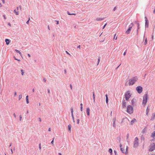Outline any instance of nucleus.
I'll return each instance as SVG.
<instances>
[{
  "label": "nucleus",
  "mask_w": 155,
  "mask_h": 155,
  "mask_svg": "<svg viewBox=\"0 0 155 155\" xmlns=\"http://www.w3.org/2000/svg\"><path fill=\"white\" fill-rule=\"evenodd\" d=\"M93 99H94V101L95 97V96H94V92L93 93Z\"/></svg>",
  "instance_id": "2f4dec72"
},
{
  "label": "nucleus",
  "mask_w": 155,
  "mask_h": 155,
  "mask_svg": "<svg viewBox=\"0 0 155 155\" xmlns=\"http://www.w3.org/2000/svg\"><path fill=\"white\" fill-rule=\"evenodd\" d=\"M152 39H153V35L152 36Z\"/></svg>",
  "instance_id": "e2e57ef3"
},
{
  "label": "nucleus",
  "mask_w": 155,
  "mask_h": 155,
  "mask_svg": "<svg viewBox=\"0 0 155 155\" xmlns=\"http://www.w3.org/2000/svg\"><path fill=\"white\" fill-rule=\"evenodd\" d=\"M77 48H80V45H79L78 46Z\"/></svg>",
  "instance_id": "5fc2aeb1"
},
{
  "label": "nucleus",
  "mask_w": 155,
  "mask_h": 155,
  "mask_svg": "<svg viewBox=\"0 0 155 155\" xmlns=\"http://www.w3.org/2000/svg\"><path fill=\"white\" fill-rule=\"evenodd\" d=\"M13 115L14 116V117H16V115L15 114V113H14L13 114Z\"/></svg>",
  "instance_id": "a18cd8bd"
},
{
  "label": "nucleus",
  "mask_w": 155,
  "mask_h": 155,
  "mask_svg": "<svg viewBox=\"0 0 155 155\" xmlns=\"http://www.w3.org/2000/svg\"><path fill=\"white\" fill-rule=\"evenodd\" d=\"M127 112L130 114H132L133 112V108L131 105H128L127 107Z\"/></svg>",
  "instance_id": "f03ea898"
},
{
  "label": "nucleus",
  "mask_w": 155,
  "mask_h": 155,
  "mask_svg": "<svg viewBox=\"0 0 155 155\" xmlns=\"http://www.w3.org/2000/svg\"><path fill=\"white\" fill-rule=\"evenodd\" d=\"M106 25H107V23H106L105 24V25L104 26V27H103V29H104V28L106 26Z\"/></svg>",
  "instance_id": "37998d69"
},
{
  "label": "nucleus",
  "mask_w": 155,
  "mask_h": 155,
  "mask_svg": "<svg viewBox=\"0 0 155 155\" xmlns=\"http://www.w3.org/2000/svg\"><path fill=\"white\" fill-rule=\"evenodd\" d=\"M51 128H49L48 129V131H51Z\"/></svg>",
  "instance_id": "4d7b16f0"
},
{
  "label": "nucleus",
  "mask_w": 155,
  "mask_h": 155,
  "mask_svg": "<svg viewBox=\"0 0 155 155\" xmlns=\"http://www.w3.org/2000/svg\"><path fill=\"white\" fill-rule=\"evenodd\" d=\"M120 150L122 153H127V150L128 148V147L127 146H126V147H124V148L123 147H122V145L120 144Z\"/></svg>",
  "instance_id": "7ed1b4c3"
},
{
  "label": "nucleus",
  "mask_w": 155,
  "mask_h": 155,
  "mask_svg": "<svg viewBox=\"0 0 155 155\" xmlns=\"http://www.w3.org/2000/svg\"><path fill=\"white\" fill-rule=\"evenodd\" d=\"M116 34H115L114 35V39H115V40H117V36H116Z\"/></svg>",
  "instance_id": "bb28decb"
},
{
  "label": "nucleus",
  "mask_w": 155,
  "mask_h": 155,
  "mask_svg": "<svg viewBox=\"0 0 155 155\" xmlns=\"http://www.w3.org/2000/svg\"><path fill=\"white\" fill-rule=\"evenodd\" d=\"M48 93H50V91L49 90H48Z\"/></svg>",
  "instance_id": "69168bd1"
},
{
  "label": "nucleus",
  "mask_w": 155,
  "mask_h": 155,
  "mask_svg": "<svg viewBox=\"0 0 155 155\" xmlns=\"http://www.w3.org/2000/svg\"><path fill=\"white\" fill-rule=\"evenodd\" d=\"M137 31H138V30L140 28V24L139 23H137Z\"/></svg>",
  "instance_id": "cd10ccee"
},
{
  "label": "nucleus",
  "mask_w": 155,
  "mask_h": 155,
  "mask_svg": "<svg viewBox=\"0 0 155 155\" xmlns=\"http://www.w3.org/2000/svg\"><path fill=\"white\" fill-rule=\"evenodd\" d=\"M17 95V93L16 92H15L14 93V96H16Z\"/></svg>",
  "instance_id": "de8ad7c7"
},
{
  "label": "nucleus",
  "mask_w": 155,
  "mask_h": 155,
  "mask_svg": "<svg viewBox=\"0 0 155 155\" xmlns=\"http://www.w3.org/2000/svg\"><path fill=\"white\" fill-rule=\"evenodd\" d=\"M153 12V13L155 14V9L154 10Z\"/></svg>",
  "instance_id": "bf43d9fd"
},
{
  "label": "nucleus",
  "mask_w": 155,
  "mask_h": 155,
  "mask_svg": "<svg viewBox=\"0 0 155 155\" xmlns=\"http://www.w3.org/2000/svg\"><path fill=\"white\" fill-rule=\"evenodd\" d=\"M32 91L33 92H34V91H35V89H33V90H32Z\"/></svg>",
  "instance_id": "338daca9"
},
{
  "label": "nucleus",
  "mask_w": 155,
  "mask_h": 155,
  "mask_svg": "<svg viewBox=\"0 0 155 155\" xmlns=\"http://www.w3.org/2000/svg\"><path fill=\"white\" fill-rule=\"evenodd\" d=\"M126 52H125L124 53V55H126Z\"/></svg>",
  "instance_id": "6e6d98bb"
},
{
  "label": "nucleus",
  "mask_w": 155,
  "mask_h": 155,
  "mask_svg": "<svg viewBox=\"0 0 155 155\" xmlns=\"http://www.w3.org/2000/svg\"><path fill=\"white\" fill-rule=\"evenodd\" d=\"M22 95H21V94L19 96V97H18L19 100H20L22 98Z\"/></svg>",
  "instance_id": "c85d7f7f"
},
{
  "label": "nucleus",
  "mask_w": 155,
  "mask_h": 155,
  "mask_svg": "<svg viewBox=\"0 0 155 155\" xmlns=\"http://www.w3.org/2000/svg\"><path fill=\"white\" fill-rule=\"evenodd\" d=\"M19 8H20V10H21V6H20L19 7H17V8L16 9H15L14 10V12L16 15H19V12H18L17 11L18 10Z\"/></svg>",
  "instance_id": "1a4fd4ad"
},
{
  "label": "nucleus",
  "mask_w": 155,
  "mask_h": 155,
  "mask_svg": "<svg viewBox=\"0 0 155 155\" xmlns=\"http://www.w3.org/2000/svg\"><path fill=\"white\" fill-rule=\"evenodd\" d=\"M105 96H106V102L107 103H108V101L107 95V94H106L105 95Z\"/></svg>",
  "instance_id": "a211bd4d"
},
{
  "label": "nucleus",
  "mask_w": 155,
  "mask_h": 155,
  "mask_svg": "<svg viewBox=\"0 0 155 155\" xmlns=\"http://www.w3.org/2000/svg\"><path fill=\"white\" fill-rule=\"evenodd\" d=\"M137 121V120L135 119L134 118L130 122V124L131 125H133L134 123L136 122Z\"/></svg>",
  "instance_id": "f8f14e48"
},
{
  "label": "nucleus",
  "mask_w": 155,
  "mask_h": 155,
  "mask_svg": "<svg viewBox=\"0 0 155 155\" xmlns=\"http://www.w3.org/2000/svg\"><path fill=\"white\" fill-rule=\"evenodd\" d=\"M126 102L125 101H123L122 102V106L123 108H124L126 107Z\"/></svg>",
  "instance_id": "dca6fc26"
},
{
  "label": "nucleus",
  "mask_w": 155,
  "mask_h": 155,
  "mask_svg": "<svg viewBox=\"0 0 155 155\" xmlns=\"http://www.w3.org/2000/svg\"><path fill=\"white\" fill-rule=\"evenodd\" d=\"M147 38H146L145 39V42H144V44L145 45H146L147 44Z\"/></svg>",
  "instance_id": "393cba45"
},
{
  "label": "nucleus",
  "mask_w": 155,
  "mask_h": 155,
  "mask_svg": "<svg viewBox=\"0 0 155 155\" xmlns=\"http://www.w3.org/2000/svg\"><path fill=\"white\" fill-rule=\"evenodd\" d=\"M116 7H114V8L113 10L114 11H115L116 10Z\"/></svg>",
  "instance_id": "13d9d810"
},
{
  "label": "nucleus",
  "mask_w": 155,
  "mask_h": 155,
  "mask_svg": "<svg viewBox=\"0 0 155 155\" xmlns=\"http://www.w3.org/2000/svg\"><path fill=\"white\" fill-rule=\"evenodd\" d=\"M132 28V27H129V28L127 29V30L126 31V33L127 34H129L130 31H131V29Z\"/></svg>",
  "instance_id": "9b49d317"
},
{
  "label": "nucleus",
  "mask_w": 155,
  "mask_h": 155,
  "mask_svg": "<svg viewBox=\"0 0 155 155\" xmlns=\"http://www.w3.org/2000/svg\"><path fill=\"white\" fill-rule=\"evenodd\" d=\"M2 7V5L0 3V7Z\"/></svg>",
  "instance_id": "052dcab7"
},
{
  "label": "nucleus",
  "mask_w": 155,
  "mask_h": 155,
  "mask_svg": "<svg viewBox=\"0 0 155 155\" xmlns=\"http://www.w3.org/2000/svg\"><path fill=\"white\" fill-rule=\"evenodd\" d=\"M21 74L22 75H23L24 74V72L23 71V70L22 69L21 70Z\"/></svg>",
  "instance_id": "7c9ffc66"
},
{
  "label": "nucleus",
  "mask_w": 155,
  "mask_h": 155,
  "mask_svg": "<svg viewBox=\"0 0 155 155\" xmlns=\"http://www.w3.org/2000/svg\"><path fill=\"white\" fill-rule=\"evenodd\" d=\"M68 14L69 15H75V14H70V13H68Z\"/></svg>",
  "instance_id": "a19ab883"
},
{
  "label": "nucleus",
  "mask_w": 155,
  "mask_h": 155,
  "mask_svg": "<svg viewBox=\"0 0 155 155\" xmlns=\"http://www.w3.org/2000/svg\"><path fill=\"white\" fill-rule=\"evenodd\" d=\"M145 26L146 27H148L149 25V21H148L146 17H145Z\"/></svg>",
  "instance_id": "9d476101"
},
{
  "label": "nucleus",
  "mask_w": 155,
  "mask_h": 155,
  "mask_svg": "<svg viewBox=\"0 0 155 155\" xmlns=\"http://www.w3.org/2000/svg\"><path fill=\"white\" fill-rule=\"evenodd\" d=\"M127 138L128 139V137H129V134H127Z\"/></svg>",
  "instance_id": "c03bdc74"
},
{
  "label": "nucleus",
  "mask_w": 155,
  "mask_h": 155,
  "mask_svg": "<svg viewBox=\"0 0 155 155\" xmlns=\"http://www.w3.org/2000/svg\"><path fill=\"white\" fill-rule=\"evenodd\" d=\"M155 118V113H153L152 114V116L151 117V120H153Z\"/></svg>",
  "instance_id": "f3484780"
},
{
  "label": "nucleus",
  "mask_w": 155,
  "mask_h": 155,
  "mask_svg": "<svg viewBox=\"0 0 155 155\" xmlns=\"http://www.w3.org/2000/svg\"><path fill=\"white\" fill-rule=\"evenodd\" d=\"M10 40L8 39H5V41L6 43V44L7 45H8L9 44L10 42Z\"/></svg>",
  "instance_id": "ddd939ff"
},
{
  "label": "nucleus",
  "mask_w": 155,
  "mask_h": 155,
  "mask_svg": "<svg viewBox=\"0 0 155 155\" xmlns=\"http://www.w3.org/2000/svg\"><path fill=\"white\" fill-rule=\"evenodd\" d=\"M8 25L10 27L11 26V25L10 23H8Z\"/></svg>",
  "instance_id": "864d4df0"
},
{
  "label": "nucleus",
  "mask_w": 155,
  "mask_h": 155,
  "mask_svg": "<svg viewBox=\"0 0 155 155\" xmlns=\"http://www.w3.org/2000/svg\"><path fill=\"white\" fill-rule=\"evenodd\" d=\"M71 114H73V109L72 108H71Z\"/></svg>",
  "instance_id": "f704fd0d"
},
{
  "label": "nucleus",
  "mask_w": 155,
  "mask_h": 155,
  "mask_svg": "<svg viewBox=\"0 0 155 155\" xmlns=\"http://www.w3.org/2000/svg\"><path fill=\"white\" fill-rule=\"evenodd\" d=\"M3 17H4V18L5 19H6V16L5 15H4Z\"/></svg>",
  "instance_id": "4c0bfd02"
},
{
  "label": "nucleus",
  "mask_w": 155,
  "mask_h": 155,
  "mask_svg": "<svg viewBox=\"0 0 155 155\" xmlns=\"http://www.w3.org/2000/svg\"><path fill=\"white\" fill-rule=\"evenodd\" d=\"M115 120L116 119H115L114 120V122H113V126L114 127H116V124H115Z\"/></svg>",
  "instance_id": "aec40b11"
},
{
  "label": "nucleus",
  "mask_w": 155,
  "mask_h": 155,
  "mask_svg": "<svg viewBox=\"0 0 155 155\" xmlns=\"http://www.w3.org/2000/svg\"><path fill=\"white\" fill-rule=\"evenodd\" d=\"M48 29L50 30V28H49V26H48Z\"/></svg>",
  "instance_id": "680f3d73"
},
{
  "label": "nucleus",
  "mask_w": 155,
  "mask_h": 155,
  "mask_svg": "<svg viewBox=\"0 0 155 155\" xmlns=\"http://www.w3.org/2000/svg\"><path fill=\"white\" fill-rule=\"evenodd\" d=\"M86 112L87 115L88 116L90 115V109L89 108H87L86 109Z\"/></svg>",
  "instance_id": "4468645a"
},
{
  "label": "nucleus",
  "mask_w": 155,
  "mask_h": 155,
  "mask_svg": "<svg viewBox=\"0 0 155 155\" xmlns=\"http://www.w3.org/2000/svg\"><path fill=\"white\" fill-rule=\"evenodd\" d=\"M77 124H79V121H80L79 119H77Z\"/></svg>",
  "instance_id": "c9c22d12"
},
{
  "label": "nucleus",
  "mask_w": 155,
  "mask_h": 155,
  "mask_svg": "<svg viewBox=\"0 0 155 155\" xmlns=\"http://www.w3.org/2000/svg\"><path fill=\"white\" fill-rule=\"evenodd\" d=\"M98 64H97V65H98L100 62V58H98Z\"/></svg>",
  "instance_id": "72a5a7b5"
},
{
  "label": "nucleus",
  "mask_w": 155,
  "mask_h": 155,
  "mask_svg": "<svg viewBox=\"0 0 155 155\" xmlns=\"http://www.w3.org/2000/svg\"><path fill=\"white\" fill-rule=\"evenodd\" d=\"M80 106H81V111H83V104H80Z\"/></svg>",
  "instance_id": "b1692460"
},
{
  "label": "nucleus",
  "mask_w": 155,
  "mask_h": 155,
  "mask_svg": "<svg viewBox=\"0 0 155 155\" xmlns=\"http://www.w3.org/2000/svg\"><path fill=\"white\" fill-rule=\"evenodd\" d=\"M26 103L27 104H28L29 103L28 99V96L27 95L26 97Z\"/></svg>",
  "instance_id": "412c9836"
},
{
  "label": "nucleus",
  "mask_w": 155,
  "mask_h": 155,
  "mask_svg": "<svg viewBox=\"0 0 155 155\" xmlns=\"http://www.w3.org/2000/svg\"><path fill=\"white\" fill-rule=\"evenodd\" d=\"M109 152L110 153V154L112 155V150L111 149H110L109 150Z\"/></svg>",
  "instance_id": "a878e982"
},
{
  "label": "nucleus",
  "mask_w": 155,
  "mask_h": 155,
  "mask_svg": "<svg viewBox=\"0 0 155 155\" xmlns=\"http://www.w3.org/2000/svg\"><path fill=\"white\" fill-rule=\"evenodd\" d=\"M137 92L139 94L141 93L143 91V88L141 86H137L136 88Z\"/></svg>",
  "instance_id": "0eeeda50"
},
{
  "label": "nucleus",
  "mask_w": 155,
  "mask_h": 155,
  "mask_svg": "<svg viewBox=\"0 0 155 155\" xmlns=\"http://www.w3.org/2000/svg\"><path fill=\"white\" fill-rule=\"evenodd\" d=\"M2 0L3 2V3L4 4L5 2V0Z\"/></svg>",
  "instance_id": "49530a36"
},
{
  "label": "nucleus",
  "mask_w": 155,
  "mask_h": 155,
  "mask_svg": "<svg viewBox=\"0 0 155 155\" xmlns=\"http://www.w3.org/2000/svg\"><path fill=\"white\" fill-rule=\"evenodd\" d=\"M151 136L153 137H155V131L152 134Z\"/></svg>",
  "instance_id": "5701e85b"
},
{
  "label": "nucleus",
  "mask_w": 155,
  "mask_h": 155,
  "mask_svg": "<svg viewBox=\"0 0 155 155\" xmlns=\"http://www.w3.org/2000/svg\"><path fill=\"white\" fill-rule=\"evenodd\" d=\"M149 111V110L148 109V108H147L146 110V112H147L146 114L147 115L148 114V113Z\"/></svg>",
  "instance_id": "473e14b6"
},
{
  "label": "nucleus",
  "mask_w": 155,
  "mask_h": 155,
  "mask_svg": "<svg viewBox=\"0 0 155 155\" xmlns=\"http://www.w3.org/2000/svg\"><path fill=\"white\" fill-rule=\"evenodd\" d=\"M30 20V18H29L28 20L26 22V23L28 24H29V21Z\"/></svg>",
  "instance_id": "e433bc0d"
},
{
  "label": "nucleus",
  "mask_w": 155,
  "mask_h": 155,
  "mask_svg": "<svg viewBox=\"0 0 155 155\" xmlns=\"http://www.w3.org/2000/svg\"><path fill=\"white\" fill-rule=\"evenodd\" d=\"M71 116H72V118L73 120V122H74V115H73V114H71Z\"/></svg>",
  "instance_id": "c756f323"
},
{
  "label": "nucleus",
  "mask_w": 155,
  "mask_h": 155,
  "mask_svg": "<svg viewBox=\"0 0 155 155\" xmlns=\"http://www.w3.org/2000/svg\"><path fill=\"white\" fill-rule=\"evenodd\" d=\"M54 138L53 139V140L51 141V143L52 144H53V143H54Z\"/></svg>",
  "instance_id": "ea45409f"
},
{
  "label": "nucleus",
  "mask_w": 155,
  "mask_h": 155,
  "mask_svg": "<svg viewBox=\"0 0 155 155\" xmlns=\"http://www.w3.org/2000/svg\"><path fill=\"white\" fill-rule=\"evenodd\" d=\"M104 19V18H96V20L97 21H101L103 20Z\"/></svg>",
  "instance_id": "2eb2a0df"
},
{
  "label": "nucleus",
  "mask_w": 155,
  "mask_h": 155,
  "mask_svg": "<svg viewBox=\"0 0 155 155\" xmlns=\"http://www.w3.org/2000/svg\"><path fill=\"white\" fill-rule=\"evenodd\" d=\"M39 120L40 122H41V118H39Z\"/></svg>",
  "instance_id": "09e8293b"
},
{
  "label": "nucleus",
  "mask_w": 155,
  "mask_h": 155,
  "mask_svg": "<svg viewBox=\"0 0 155 155\" xmlns=\"http://www.w3.org/2000/svg\"><path fill=\"white\" fill-rule=\"evenodd\" d=\"M70 87L71 89V90H72V85L71 84H70Z\"/></svg>",
  "instance_id": "58836bf2"
},
{
  "label": "nucleus",
  "mask_w": 155,
  "mask_h": 155,
  "mask_svg": "<svg viewBox=\"0 0 155 155\" xmlns=\"http://www.w3.org/2000/svg\"><path fill=\"white\" fill-rule=\"evenodd\" d=\"M131 102H132V104L133 105L134 104V100H132V101H131Z\"/></svg>",
  "instance_id": "79ce46f5"
},
{
  "label": "nucleus",
  "mask_w": 155,
  "mask_h": 155,
  "mask_svg": "<svg viewBox=\"0 0 155 155\" xmlns=\"http://www.w3.org/2000/svg\"><path fill=\"white\" fill-rule=\"evenodd\" d=\"M138 80L137 76L133 77L129 80V85H132L137 81Z\"/></svg>",
  "instance_id": "f257e3e1"
},
{
  "label": "nucleus",
  "mask_w": 155,
  "mask_h": 155,
  "mask_svg": "<svg viewBox=\"0 0 155 155\" xmlns=\"http://www.w3.org/2000/svg\"><path fill=\"white\" fill-rule=\"evenodd\" d=\"M58 154H59V155H61V153H59Z\"/></svg>",
  "instance_id": "774afa93"
},
{
  "label": "nucleus",
  "mask_w": 155,
  "mask_h": 155,
  "mask_svg": "<svg viewBox=\"0 0 155 155\" xmlns=\"http://www.w3.org/2000/svg\"><path fill=\"white\" fill-rule=\"evenodd\" d=\"M15 51L17 53H18L21 56H22V54L18 50H17V49H15Z\"/></svg>",
  "instance_id": "6ab92c4d"
},
{
  "label": "nucleus",
  "mask_w": 155,
  "mask_h": 155,
  "mask_svg": "<svg viewBox=\"0 0 155 155\" xmlns=\"http://www.w3.org/2000/svg\"><path fill=\"white\" fill-rule=\"evenodd\" d=\"M155 149V144L154 143L151 144L150 146L149 151H152Z\"/></svg>",
  "instance_id": "6e6552de"
},
{
  "label": "nucleus",
  "mask_w": 155,
  "mask_h": 155,
  "mask_svg": "<svg viewBox=\"0 0 155 155\" xmlns=\"http://www.w3.org/2000/svg\"><path fill=\"white\" fill-rule=\"evenodd\" d=\"M20 121H21V118H22V117H21L20 116Z\"/></svg>",
  "instance_id": "3c124183"
},
{
  "label": "nucleus",
  "mask_w": 155,
  "mask_h": 155,
  "mask_svg": "<svg viewBox=\"0 0 155 155\" xmlns=\"http://www.w3.org/2000/svg\"><path fill=\"white\" fill-rule=\"evenodd\" d=\"M147 94H145L143 97V100L142 101V104L145 106L147 102Z\"/></svg>",
  "instance_id": "20e7f679"
},
{
  "label": "nucleus",
  "mask_w": 155,
  "mask_h": 155,
  "mask_svg": "<svg viewBox=\"0 0 155 155\" xmlns=\"http://www.w3.org/2000/svg\"><path fill=\"white\" fill-rule=\"evenodd\" d=\"M68 130L69 131L71 132V126L70 124H69L68 126Z\"/></svg>",
  "instance_id": "4be33fe9"
},
{
  "label": "nucleus",
  "mask_w": 155,
  "mask_h": 155,
  "mask_svg": "<svg viewBox=\"0 0 155 155\" xmlns=\"http://www.w3.org/2000/svg\"><path fill=\"white\" fill-rule=\"evenodd\" d=\"M66 52L67 53V54H68L70 55V54L67 51H66Z\"/></svg>",
  "instance_id": "8fccbe9b"
},
{
  "label": "nucleus",
  "mask_w": 155,
  "mask_h": 155,
  "mask_svg": "<svg viewBox=\"0 0 155 155\" xmlns=\"http://www.w3.org/2000/svg\"><path fill=\"white\" fill-rule=\"evenodd\" d=\"M28 57H29V58H30V57H31V56H30V54H28Z\"/></svg>",
  "instance_id": "603ef678"
},
{
  "label": "nucleus",
  "mask_w": 155,
  "mask_h": 155,
  "mask_svg": "<svg viewBox=\"0 0 155 155\" xmlns=\"http://www.w3.org/2000/svg\"><path fill=\"white\" fill-rule=\"evenodd\" d=\"M138 145V138L137 137H136L135 138L134 142V147H137Z\"/></svg>",
  "instance_id": "39448f33"
},
{
  "label": "nucleus",
  "mask_w": 155,
  "mask_h": 155,
  "mask_svg": "<svg viewBox=\"0 0 155 155\" xmlns=\"http://www.w3.org/2000/svg\"><path fill=\"white\" fill-rule=\"evenodd\" d=\"M58 24H59V22H58V21H57V25H58Z\"/></svg>",
  "instance_id": "0e129e2a"
},
{
  "label": "nucleus",
  "mask_w": 155,
  "mask_h": 155,
  "mask_svg": "<svg viewBox=\"0 0 155 155\" xmlns=\"http://www.w3.org/2000/svg\"><path fill=\"white\" fill-rule=\"evenodd\" d=\"M131 94L129 91H127L125 94V97L127 100H128L130 97Z\"/></svg>",
  "instance_id": "423d86ee"
}]
</instances>
